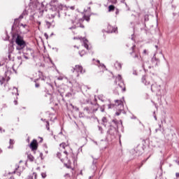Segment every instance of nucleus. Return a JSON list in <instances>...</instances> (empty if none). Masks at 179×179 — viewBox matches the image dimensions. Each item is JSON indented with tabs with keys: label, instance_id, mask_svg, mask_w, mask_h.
<instances>
[{
	"label": "nucleus",
	"instance_id": "nucleus-1",
	"mask_svg": "<svg viewBox=\"0 0 179 179\" xmlns=\"http://www.w3.org/2000/svg\"><path fill=\"white\" fill-rule=\"evenodd\" d=\"M60 148H62V149L67 148V149H69V150H65L64 152V155H62L61 152H57V157H59L62 162H64L65 159H68V156H69V155H72V150L69 148V144H66L65 143H62L60 144Z\"/></svg>",
	"mask_w": 179,
	"mask_h": 179
},
{
	"label": "nucleus",
	"instance_id": "nucleus-2",
	"mask_svg": "<svg viewBox=\"0 0 179 179\" xmlns=\"http://www.w3.org/2000/svg\"><path fill=\"white\" fill-rule=\"evenodd\" d=\"M141 82L145 86H150L153 82V78L150 76L144 75L141 78Z\"/></svg>",
	"mask_w": 179,
	"mask_h": 179
},
{
	"label": "nucleus",
	"instance_id": "nucleus-3",
	"mask_svg": "<svg viewBox=\"0 0 179 179\" xmlns=\"http://www.w3.org/2000/svg\"><path fill=\"white\" fill-rule=\"evenodd\" d=\"M15 43L18 47H20L21 49L26 47V42L23 40V37H22L20 35L17 36Z\"/></svg>",
	"mask_w": 179,
	"mask_h": 179
},
{
	"label": "nucleus",
	"instance_id": "nucleus-4",
	"mask_svg": "<svg viewBox=\"0 0 179 179\" xmlns=\"http://www.w3.org/2000/svg\"><path fill=\"white\" fill-rule=\"evenodd\" d=\"M116 82L118 83V86L122 92H125V84L124 83V81L122 80V77H121V75H118L116 78Z\"/></svg>",
	"mask_w": 179,
	"mask_h": 179
},
{
	"label": "nucleus",
	"instance_id": "nucleus-5",
	"mask_svg": "<svg viewBox=\"0 0 179 179\" xmlns=\"http://www.w3.org/2000/svg\"><path fill=\"white\" fill-rule=\"evenodd\" d=\"M101 76H102L103 79H106V80H110V79H113V78H114V75L113 74V73L107 70L103 71L101 74Z\"/></svg>",
	"mask_w": 179,
	"mask_h": 179
},
{
	"label": "nucleus",
	"instance_id": "nucleus-6",
	"mask_svg": "<svg viewBox=\"0 0 179 179\" xmlns=\"http://www.w3.org/2000/svg\"><path fill=\"white\" fill-rule=\"evenodd\" d=\"M29 148L32 150V152H34V150H37L38 149V143L37 142V140H32V141L29 144Z\"/></svg>",
	"mask_w": 179,
	"mask_h": 179
},
{
	"label": "nucleus",
	"instance_id": "nucleus-7",
	"mask_svg": "<svg viewBox=\"0 0 179 179\" xmlns=\"http://www.w3.org/2000/svg\"><path fill=\"white\" fill-rule=\"evenodd\" d=\"M10 73L9 71H7L5 73L6 76L5 77H2V78L0 80V85H3V83H5L6 82H9L10 77H9Z\"/></svg>",
	"mask_w": 179,
	"mask_h": 179
},
{
	"label": "nucleus",
	"instance_id": "nucleus-8",
	"mask_svg": "<svg viewBox=\"0 0 179 179\" xmlns=\"http://www.w3.org/2000/svg\"><path fill=\"white\" fill-rule=\"evenodd\" d=\"M74 72L78 73L77 76H79V73H83V67L81 65H76L73 68Z\"/></svg>",
	"mask_w": 179,
	"mask_h": 179
},
{
	"label": "nucleus",
	"instance_id": "nucleus-9",
	"mask_svg": "<svg viewBox=\"0 0 179 179\" xmlns=\"http://www.w3.org/2000/svg\"><path fill=\"white\" fill-rule=\"evenodd\" d=\"M105 31L106 33H115L117 31V28L113 27V26L108 24L107 25V29H105Z\"/></svg>",
	"mask_w": 179,
	"mask_h": 179
},
{
	"label": "nucleus",
	"instance_id": "nucleus-10",
	"mask_svg": "<svg viewBox=\"0 0 179 179\" xmlns=\"http://www.w3.org/2000/svg\"><path fill=\"white\" fill-rule=\"evenodd\" d=\"M79 40L81 41V43H83L85 48H86L87 50H89V45L87 44V43H89V41H87V39H86V38H78Z\"/></svg>",
	"mask_w": 179,
	"mask_h": 179
},
{
	"label": "nucleus",
	"instance_id": "nucleus-11",
	"mask_svg": "<svg viewBox=\"0 0 179 179\" xmlns=\"http://www.w3.org/2000/svg\"><path fill=\"white\" fill-rule=\"evenodd\" d=\"M115 106L120 107V108H124V102L122 100L115 101Z\"/></svg>",
	"mask_w": 179,
	"mask_h": 179
},
{
	"label": "nucleus",
	"instance_id": "nucleus-12",
	"mask_svg": "<svg viewBox=\"0 0 179 179\" xmlns=\"http://www.w3.org/2000/svg\"><path fill=\"white\" fill-rule=\"evenodd\" d=\"M151 90H152V92H157V84H152L151 85Z\"/></svg>",
	"mask_w": 179,
	"mask_h": 179
},
{
	"label": "nucleus",
	"instance_id": "nucleus-13",
	"mask_svg": "<svg viewBox=\"0 0 179 179\" xmlns=\"http://www.w3.org/2000/svg\"><path fill=\"white\" fill-rule=\"evenodd\" d=\"M115 10V6L110 5L108 6V12H113Z\"/></svg>",
	"mask_w": 179,
	"mask_h": 179
},
{
	"label": "nucleus",
	"instance_id": "nucleus-14",
	"mask_svg": "<svg viewBox=\"0 0 179 179\" xmlns=\"http://www.w3.org/2000/svg\"><path fill=\"white\" fill-rule=\"evenodd\" d=\"M65 166L67 169H71L72 170V171H73V170H75L74 168H72V166H71V162L69 161V164H65Z\"/></svg>",
	"mask_w": 179,
	"mask_h": 179
},
{
	"label": "nucleus",
	"instance_id": "nucleus-15",
	"mask_svg": "<svg viewBox=\"0 0 179 179\" xmlns=\"http://www.w3.org/2000/svg\"><path fill=\"white\" fill-rule=\"evenodd\" d=\"M38 80H40V79H36V80H34L35 87H36V88L40 87V83L38 82Z\"/></svg>",
	"mask_w": 179,
	"mask_h": 179
},
{
	"label": "nucleus",
	"instance_id": "nucleus-16",
	"mask_svg": "<svg viewBox=\"0 0 179 179\" xmlns=\"http://www.w3.org/2000/svg\"><path fill=\"white\" fill-rule=\"evenodd\" d=\"M79 54L80 57H83L84 55H86V50H80Z\"/></svg>",
	"mask_w": 179,
	"mask_h": 179
},
{
	"label": "nucleus",
	"instance_id": "nucleus-17",
	"mask_svg": "<svg viewBox=\"0 0 179 179\" xmlns=\"http://www.w3.org/2000/svg\"><path fill=\"white\" fill-rule=\"evenodd\" d=\"M28 159L29 162H34V157H33L31 155H28Z\"/></svg>",
	"mask_w": 179,
	"mask_h": 179
},
{
	"label": "nucleus",
	"instance_id": "nucleus-18",
	"mask_svg": "<svg viewBox=\"0 0 179 179\" xmlns=\"http://www.w3.org/2000/svg\"><path fill=\"white\" fill-rule=\"evenodd\" d=\"M124 108H120L119 111L115 113V115H120L121 114V111H122Z\"/></svg>",
	"mask_w": 179,
	"mask_h": 179
},
{
	"label": "nucleus",
	"instance_id": "nucleus-19",
	"mask_svg": "<svg viewBox=\"0 0 179 179\" xmlns=\"http://www.w3.org/2000/svg\"><path fill=\"white\" fill-rule=\"evenodd\" d=\"M84 19L85 20H87V22H89V20H90V17H89V16H84Z\"/></svg>",
	"mask_w": 179,
	"mask_h": 179
},
{
	"label": "nucleus",
	"instance_id": "nucleus-20",
	"mask_svg": "<svg viewBox=\"0 0 179 179\" xmlns=\"http://www.w3.org/2000/svg\"><path fill=\"white\" fill-rule=\"evenodd\" d=\"M14 143H15V141L13 140H12V139H10V146H13Z\"/></svg>",
	"mask_w": 179,
	"mask_h": 179
},
{
	"label": "nucleus",
	"instance_id": "nucleus-21",
	"mask_svg": "<svg viewBox=\"0 0 179 179\" xmlns=\"http://www.w3.org/2000/svg\"><path fill=\"white\" fill-rule=\"evenodd\" d=\"M41 177L43 178H45V177H47V173H41Z\"/></svg>",
	"mask_w": 179,
	"mask_h": 179
},
{
	"label": "nucleus",
	"instance_id": "nucleus-22",
	"mask_svg": "<svg viewBox=\"0 0 179 179\" xmlns=\"http://www.w3.org/2000/svg\"><path fill=\"white\" fill-rule=\"evenodd\" d=\"M64 177H65L66 179H68V178L71 179V175H69V173H66V174L64 176Z\"/></svg>",
	"mask_w": 179,
	"mask_h": 179
},
{
	"label": "nucleus",
	"instance_id": "nucleus-23",
	"mask_svg": "<svg viewBox=\"0 0 179 179\" xmlns=\"http://www.w3.org/2000/svg\"><path fill=\"white\" fill-rule=\"evenodd\" d=\"M22 15H24V16H26V15H27V11L26 10H24L23 12H22Z\"/></svg>",
	"mask_w": 179,
	"mask_h": 179
},
{
	"label": "nucleus",
	"instance_id": "nucleus-24",
	"mask_svg": "<svg viewBox=\"0 0 179 179\" xmlns=\"http://www.w3.org/2000/svg\"><path fill=\"white\" fill-rule=\"evenodd\" d=\"M111 3H117V0H108Z\"/></svg>",
	"mask_w": 179,
	"mask_h": 179
},
{
	"label": "nucleus",
	"instance_id": "nucleus-25",
	"mask_svg": "<svg viewBox=\"0 0 179 179\" xmlns=\"http://www.w3.org/2000/svg\"><path fill=\"white\" fill-rule=\"evenodd\" d=\"M102 122H103V123L107 122V118L103 117L102 118Z\"/></svg>",
	"mask_w": 179,
	"mask_h": 179
},
{
	"label": "nucleus",
	"instance_id": "nucleus-26",
	"mask_svg": "<svg viewBox=\"0 0 179 179\" xmlns=\"http://www.w3.org/2000/svg\"><path fill=\"white\" fill-rule=\"evenodd\" d=\"M73 48H76V50H80V46L74 45Z\"/></svg>",
	"mask_w": 179,
	"mask_h": 179
},
{
	"label": "nucleus",
	"instance_id": "nucleus-27",
	"mask_svg": "<svg viewBox=\"0 0 179 179\" xmlns=\"http://www.w3.org/2000/svg\"><path fill=\"white\" fill-rule=\"evenodd\" d=\"M143 54H144V55H148V50H144Z\"/></svg>",
	"mask_w": 179,
	"mask_h": 179
},
{
	"label": "nucleus",
	"instance_id": "nucleus-28",
	"mask_svg": "<svg viewBox=\"0 0 179 179\" xmlns=\"http://www.w3.org/2000/svg\"><path fill=\"white\" fill-rule=\"evenodd\" d=\"M116 65H117V66H119V69H121V68H122L121 64L117 63Z\"/></svg>",
	"mask_w": 179,
	"mask_h": 179
},
{
	"label": "nucleus",
	"instance_id": "nucleus-29",
	"mask_svg": "<svg viewBox=\"0 0 179 179\" xmlns=\"http://www.w3.org/2000/svg\"><path fill=\"white\" fill-rule=\"evenodd\" d=\"M33 176H34V178H35V179H37V173H33Z\"/></svg>",
	"mask_w": 179,
	"mask_h": 179
},
{
	"label": "nucleus",
	"instance_id": "nucleus-30",
	"mask_svg": "<svg viewBox=\"0 0 179 179\" xmlns=\"http://www.w3.org/2000/svg\"><path fill=\"white\" fill-rule=\"evenodd\" d=\"M20 26H22L24 28L27 27V24H20Z\"/></svg>",
	"mask_w": 179,
	"mask_h": 179
},
{
	"label": "nucleus",
	"instance_id": "nucleus-31",
	"mask_svg": "<svg viewBox=\"0 0 179 179\" xmlns=\"http://www.w3.org/2000/svg\"><path fill=\"white\" fill-rule=\"evenodd\" d=\"M46 24H47L48 26H51V23H50V22H46Z\"/></svg>",
	"mask_w": 179,
	"mask_h": 179
},
{
	"label": "nucleus",
	"instance_id": "nucleus-32",
	"mask_svg": "<svg viewBox=\"0 0 179 179\" xmlns=\"http://www.w3.org/2000/svg\"><path fill=\"white\" fill-rule=\"evenodd\" d=\"M80 27H82V29H85V25L80 24Z\"/></svg>",
	"mask_w": 179,
	"mask_h": 179
},
{
	"label": "nucleus",
	"instance_id": "nucleus-33",
	"mask_svg": "<svg viewBox=\"0 0 179 179\" xmlns=\"http://www.w3.org/2000/svg\"><path fill=\"white\" fill-rule=\"evenodd\" d=\"M23 17H24V15H22V14L20 15V19H23Z\"/></svg>",
	"mask_w": 179,
	"mask_h": 179
},
{
	"label": "nucleus",
	"instance_id": "nucleus-34",
	"mask_svg": "<svg viewBox=\"0 0 179 179\" xmlns=\"http://www.w3.org/2000/svg\"><path fill=\"white\" fill-rule=\"evenodd\" d=\"M176 178H178V177H179V173H176Z\"/></svg>",
	"mask_w": 179,
	"mask_h": 179
},
{
	"label": "nucleus",
	"instance_id": "nucleus-35",
	"mask_svg": "<svg viewBox=\"0 0 179 179\" xmlns=\"http://www.w3.org/2000/svg\"><path fill=\"white\" fill-rule=\"evenodd\" d=\"M15 173H16V171H13L11 173H9V174H15Z\"/></svg>",
	"mask_w": 179,
	"mask_h": 179
},
{
	"label": "nucleus",
	"instance_id": "nucleus-36",
	"mask_svg": "<svg viewBox=\"0 0 179 179\" xmlns=\"http://www.w3.org/2000/svg\"><path fill=\"white\" fill-rule=\"evenodd\" d=\"M120 2H122V3H124L125 2V0H120Z\"/></svg>",
	"mask_w": 179,
	"mask_h": 179
},
{
	"label": "nucleus",
	"instance_id": "nucleus-37",
	"mask_svg": "<svg viewBox=\"0 0 179 179\" xmlns=\"http://www.w3.org/2000/svg\"><path fill=\"white\" fill-rule=\"evenodd\" d=\"M40 157H41L43 159V153L40 154Z\"/></svg>",
	"mask_w": 179,
	"mask_h": 179
},
{
	"label": "nucleus",
	"instance_id": "nucleus-38",
	"mask_svg": "<svg viewBox=\"0 0 179 179\" xmlns=\"http://www.w3.org/2000/svg\"><path fill=\"white\" fill-rule=\"evenodd\" d=\"M148 17V15H145V20H146V19Z\"/></svg>",
	"mask_w": 179,
	"mask_h": 179
},
{
	"label": "nucleus",
	"instance_id": "nucleus-39",
	"mask_svg": "<svg viewBox=\"0 0 179 179\" xmlns=\"http://www.w3.org/2000/svg\"><path fill=\"white\" fill-rule=\"evenodd\" d=\"M40 142L41 143V142H43V138H40Z\"/></svg>",
	"mask_w": 179,
	"mask_h": 179
},
{
	"label": "nucleus",
	"instance_id": "nucleus-40",
	"mask_svg": "<svg viewBox=\"0 0 179 179\" xmlns=\"http://www.w3.org/2000/svg\"><path fill=\"white\" fill-rule=\"evenodd\" d=\"M45 36L47 37V38H48V36H47V34H45Z\"/></svg>",
	"mask_w": 179,
	"mask_h": 179
},
{
	"label": "nucleus",
	"instance_id": "nucleus-41",
	"mask_svg": "<svg viewBox=\"0 0 179 179\" xmlns=\"http://www.w3.org/2000/svg\"><path fill=\"white\" fill-rule=\"evenodd\" d=\"M135 58H138V55H135Z\"/></svg>",
	"mask_w": 179,
	"mask_h": 179
},
{
	"label": "nucleus",
	"instance_id": "nucleus-42",
	"mask_svg": "<svg viewBox=\"0 0 179 179\" xmlns=\"http://www.w3.org/2000/svg\"><path fill=\"white\" fill-rule=\"evenodd\" d=\"M11 179H15V178H13V176L10 177Z\"/></svg>",
	"mask_w": 179,
	"mask_h": 179
},
{
	"label": "nucleus",
	"instance_id": "nucleus-43",
	"mask_svg": "<svg viewBox=\"0 0 179 179\" xmlns=\"http://www.w3.org/2000/svg\"><path fill=\"white\" fill-rule=\"evenodd\" d=\"M74 40H78V38H74Z\"/></svg>",
	"mask_w": 179,
	"mask_h": 179
},
{
	"label": "nucleus",
	"instance_id": "nucleus-44",
	"mask_svg": "<svg viewBox=\"0 0 179 179\" xmlns=\"http://www.w3.org/2000/svg\"><path fill=\"white\" fill-rule=\"evenodd\" d=\"M17 101H15V104H17Z\"/></svg>",
	"mask_w": 179,
	"mask_h": 179
},
{
	"label": "nucleus",
	"instance_id": "nucleus-45",
	"mask_svg": "<svg viewBox=\"0 0 179 179\" xmlns=\"http://www.w3.org/2000/svg\"><path fill=\"white\" fill-rule=\"evenodd\" d=\"M155 48H157V45H156Z\"/></svg>",
	"mask_w": 179,
	"mask_h": 179
}]
</instances>
